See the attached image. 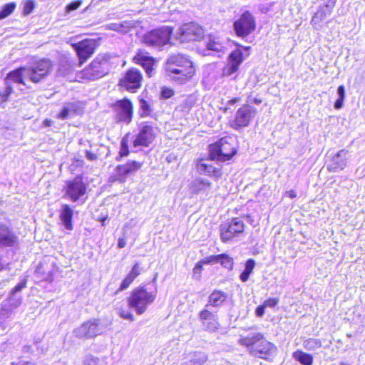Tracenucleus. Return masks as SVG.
Here are the masks:
<instances>
[{"instance_id":"f257e3e1","label":"nucleus","mask_w":365,"mask_h":365,"mask_svg":"<svg viewBox=\"0 0 365 365\" xmlns=\"http://www.w3.org/2000/svg\"><path fill=\"white\" fill-rule=\"evenodd\" d=\"M53 65L51 61L41 58L30 66H22L9 71L5 78V87L0 90V103L9 101L14 92L12 83L26 86V81L38 84L44 81L52 72Z\"/></svg>"},{"instance_id":"f03ea898","label":"nucleus","mask_w":365,"mask_h":365,"mask_svg":"<svg viewBox=\"0 0 365 365\" xmlns=\"http://www.w3.org/2000/svg\"><path fill=\"white\" fill-rule=\"evenodd\" d=\"M166 74L179 84H185L196 75V66L191 58L185 54L170 56L165 65Z\"/></svg>"},{"instance_id":"7ed1b4c3","label":"nucleus","mask_w":365,"mask_h":365,"mask_svg":"<svg viewBox=\"0 0 365 365\" xmlns=\"http://www.w3.org/2000/svg\"><path fill=\"white\" fill-rule=\"evenodd\" d=\"M238 343L245 347L250 355L264 360H270L277 351L275 344L269 341L262 332L241 336Z\"/></svg>"},{"instance_id":"20e7f679","label":"nucleus","mask_w":365,"mask_h":365,"mask_svg":"<svg viewBox=\"0 0 365 365\" xmlns=\"http://www.w3.org/2000/svg\"><path fill=\"white\" fill-rule=\"evenodd\" d=\"M113 56L108 53H98L82 71L78 76L83 81H93L107 76L113 66Z\"/></svg>"},{"instance_id":"39448f33","label":"nucleus","mask_w":365,"mask_h":365,"mask_svg":"<svg viewBox=\"0 0 365 365\" xmlns=\"http://www.w3.org/2000/svg\"><path fill=\"white\" fill-rule=\"evenodd\" d=\"M157 294V288L150 289L145 284L138 286L134 288L127 297L128 304L137 314L141 315L154 303Z\"/></svg>"},{"instance_id":"423d86ee","label":"nucleus","mask_w":365,"mask_h":365,"mask_svg":"<svg viewBox=\"0 0 365 365\" xmlns=\"http://www.w3.org/2000/svg\"><path fill=\"white\" fill-rule=\"evenodd\" d=\"M237 152L236 141L230 136H224L208 145V159L225 163L232 160Z\"/></svg>"},{"instance_id":"0eeeda50","label":"nucleus","mask_w":365,"mask_h":365,"mask_svg":"<svg viewBox=\"0 0 365 365\" xmlns=\"http://www.w3.org/2000/svg\"><path fill=\"white\" fill-rule=\"evenodd\" d=\"M88 184L84 180L83 176L77 175L72 180H67L63 186L64 197L72 202L82 201L87 198Z\"/></svg>"},{"instance_id":"6e6552de","label":"nucleus","mask_w":365,"mask_h":365,"mask_svg":"<svg viewBox=\"0 0 365 365\" xmlns=\"http://www.w3.org/2000/svg\"><path fill=\"white\" fill-rule=\"evenodd\" d=\"M257 110L250 104H242L229 119L228 125L235 130H241L254 122Z\"/></svg>"},{"instance_id":"1a4fd4ad","label":"nucleus","mask_w":365,"mask_h":365,"mask_svg":"<svg viewBox=\"0 0 365 365\" xmlns=\"http://www.w3.org/2000/svg\"><path fill=\"white\" fill-rule=\"evenodd\" d=\"M102 38H86L71 44L78 58L79 66L85 64L96 53L101 43Z\"/></svg>"},{"instance_id":"9d476101","label":"nucleus","mask_w":365,"mask_h":365,"mask_svg":"<svg viewBox=\"0 0 365 365\" xmlns=\"http://www.w3.org/2000/svg\"><path fill=\"white\" fill-rule=\"evenodd\" d=\"M143 81L142 71L135 67H130L118 79V86L121 91L134 93L142 88Z\"/></svg>"},{"instance_id":"9b49d317","label":"nucleus","mask_w":365,"mask_h":365,"mask_svg":"<svg viewBox=\"0 0 365 365\" xmlns=\"http://www.w3.org/2000/svg\"><path fill=\"white\" fill-rule=\"evenodd\" d=\"M173 33V28L161 26L146 32L143 36L144 44L151 47H162L170 43Z\"/></svg>"},{"instance_id":"f8f14e48","label":"nucleus","mask_w":365,"mask_h":365,"mask_svg":"<svg viewBox=\"0 0 365 365\" xmlns=\"http://www.w3.org/2000/svg\"><path fill=\"white\" fill-rule=\"evenodd\" d=\"M143 166V162L137 160H128L125 163L116 165L115 173L109 177L110 183H124L127 179L140 171Z\"/></svg>"},{"instance_id":"ddd939ff","label":"nucleus","mask_w":365,"mask_h":365,"mask_svg":"<svg viewBox=\"0 0 365 365\" xmlns=\"http://www.w3.org/2000/svg\"><path fill=\"white\" fill-rule=\"evenodd\" d=\"M159 131L160 129L155 123L150 121L143 123L138 133L133 140V147H149L155 140Z\"/></svg>"},{"instance_id":"4468645a","label":"nucleus","mask_w":365,"mask_h":365,"mask_svg":"<svg viewBox=\"0 0 365 365\" xmlns=\"http://www.w3.org/2000/svg\"><path fill=\"white\" fill-rule=\"evenodd\" d=\"M233 29L237 37L246 38L257 29V21L254 14L249 10L243 11L233 22Z\"/></svg>"},{"instance_id":"2eb2a0df","label":"nucleus","mask_w":365,"mask_h":365,"mask_svg":"<svg viewBox=\"0 0 365 365\" xmlns=\"http://www.w3.org/2000/svg\"><path fill=\"white\" fill-rule=\"evenodd\" d=\"M175 36L181 43L200 41L205 36V29L196 22H186L179 26Z\"/></svg>"},{"instance_id":"dca6fc26","label":"nucleus","mask_w":365,"mask_h":365,"mask_svg":"<svg viewBox=\"0 0 365 365\" xmlns=\"http://www.w3.org/2000/svg\"><path fill=\"white\" fill-rule=\"evenodd\" d=\"M111 108L118 123H130L133 118L134 106L131 100L127 97L117 100Z\"/></svg>"},{"instance_id":"f3484780","label":"nucleus","mask_w":365,"mask_h":365,"mask_svg":"<svg viewBox=\"0 0 365 365\" xmlns=\"http://www.w3.org/2000/svg\"><path fill=\"white\" fill-rule=\"evenodd\" d=\"M236 48L227 57V62L222 69V76L228 77L237 73L245 59L242 52V46L239 43H235Z\"/></svg>"},{"instance_id":"a211bd4d","label":"nucleus","mask_w":365,"mask_h":365,"mask_svg":"<svg viewBox=\"0 0 365 365\" xmlns=\"http://www.w3.org/2000/svg\"><path fill=\"white\" fill-rule=\"evenodd\" d=\"M245 225L242 220L235 217L220 226V240L226 243L244 232Z\"/></svg>"},{"instance_id":"6ab92c4d","label":"nucleus","mask_w":365,"mask_h":365,"mask_svg":"<svg viewBox=\"0 0 365 365\" xmlns=\"http://www.w3.org/2000/svg\"><path fill=\"white\" fill-rule=\"evenodd\" d=\"M75 336L81 339H90L101 334V320L93 319L83 322L74 331Z\"/></svg>"},{"instance_id":"aec40b11","label":"nucleus","mask_w":365,"mask_h":365,"mask_svg":"<svg viewBox=\"0 0 365 365\" xmlns=\"http://www.w3.org/2000/svg\"><path fill=\"white\" fill-rule=\"evenodd\" d=\"M133 62L143 67L147 76L150 78L154 71L157 59L145 48H139L132 58Z\"/></svg>"},{"instance_id":"412c9836","label":"nucleus","mask_w":365,"mask_h":365,"mask_svg":"<svg viewBox=\"0 0 365 365\" xmlns=\"http://www.w3.org/2000/svg\"><path fill=\"white\" fill-rule=\"evenodd\" d=\"M195 168L199 174L212 178L215 180H220L223 175L221 167L205 163L203 158H198L195 160Z\"/></svg>"},{"instance_id":"4be33fe9","label":"nucleus","mask_w":365,"mask_h":365,"mask_svg":"<svg viewBox=\"0 0 365 365\" xmlns=\"http://www.w3.org/2000/svg\"><path fill=\"white\" fill-rule=\"evenodd\" d=\"M198 316L207 331L214 333L218 331L220 324L213 312L205 307L199 312Z\"/></svg>"},{"instance_id":"5701e85b","label":"nucleus","mask_w":365,"mask_h":365,"mask_svg":"<svg viewBox=\"0 0 365 365\" xmlns=\"http://www.w3.org/2000/svg\"><path fill=\"white\" fill-rule=\"evenodd\" d=\"M143 268L141 267V264L139 262H135L132 266L130 272L125 275V277L122 279L118 289L115 291V294H118L123 290L127 289L130 287V286L134 282L135 279L140 275L142 272Z\"/></svg>"},{"instance_id":"b1692460","label":"nucleus","mask_w":365,"mask_h":365,"mask_svg":"<svg viewBox=\"0 0 365 365\" xmlns=\"http://www.w3.org/2000/svg\"><path fill=\"white\" fill-rule=\"evenodd\" d=\"M18 242L16 234L8 225L0 224V247H14Z\"/></svg>"},{"instance_id":"393cba45","label":"nucleus","mask_w":365,"mask_h":365,"mask_svg":"<svg viewBox=\"0 0 365 365\" xmlns=\"http://www.w3.org/2000/svg\"><path fill=\"white\" fill-rule=\"evenodd\" d=\"M346 150H340L331 157L328 165L327 170L331 173H336L342 170L346 166Z\"/></svg>"},{"instance_id":"a878e982","label":"nucleus","mask_w":365,"mask_h":365,"mask_svg":"<svg viewBox=\"0 0 365 365\" xmlns=\"http://www.w3.org/2000/svg\"><path fill=\"white\" fill-rule=\"evenodd\" d=\"M73 210L70 205L63 204L60 209L59 219L67 230H73Z\"/></svg>"},{"instance_id":"bb28decb","label":"nucleus","mask_w":365,"mask_h":365,"mask_svg":"<svg viewBox=\"0 0 365 365\" xmlns=\"http://www.w3.org/2000/svg\"><path fill=\"white\" fill-rule=\"evenodd\" d=\"M212 185L211 182L202 178H197L189 184V190L192 195L208 194V190Z\"/></svg>"},{"instance_id":"cd10ccee","label":"nucleus","mask_w":365,"mask_h":365,"mask_svg":"<svg viewBox=\"0 0 365 365\" xmlns=\"http://www.w3.org/2000/svg\"><path fill=\"white\" fill-rule=\"evenodd\" d=\"M228 299V294L222 290L214 289L208 296L207 307H219L222 306Z\"/></svg>"},{"instance_id":"c85d7f7f","label":"nucleus","mask_w":365,"mask_h":365,"mask_svg":"<svg viewBox=\"0 0 365 365\" xmlns=\"http://www.w3.org/2000/svg\"><path fill=\"white\" fill-rule=\"evenodd\" d=\"M130 137L131 133L128 132L121 138L120 141V149L115 158L117 161H120L123 158H125L130 155Z\"/></svg>"},{"instance_id":"c756f323","label":"nucleus","mask_w":365,"mask_h":365,"mask_svg":"<svg viewBox=\"0 0 365 365\" xmlns=\"http://www.w3.org/2000/svg\"><path fill=\"white\" fill-rule=\"evenodd\" d=\"M196 104V99L192 95L188 96L180 103L175 110L183 114H188Z\"/></svg>"},{"instance_id":"7c9ffc66","label":"nucleus","mask_w":365,"mask_h":365,"mask_svg":"<svg viewBox=\"0 0 365 365\" xmlns=\"http://www.w3.org/2000/svg\"><path fill=\"white\" fill-rule=\"evenodd\" d=\"M207 361V356L201 351H194L191 358L182 365H204Z\"/></svg>"},{"instance_id":"2f4dec72","label":"nucleus","mask_w":365,"mask_h":365,"mask_svg":"<svg viewBox=\"0 0 365 365\" xmlns=\"http://www.w3.org/2000/svg\"><path fill=\"white\" fill-rule=\"evenodd\" d=\"M138 100L140 105V117L151 115L153 112V109L150 101L143 97H138Z\"/></svg>"},{"instance_id":"473e14b6","label":"nucleus","mask_w":365,"mask_h":365,"mask_svg":"<svg viewBox=\"0 0 365 365\" xmlns=\"http://www.w3.org/2000/svg\"><path fill=\"white\" fill-rule=\"evenodd\" d=\"M331 12L329 11L322 6H319L317 11L313 14L311 24L313 26L319 25L322 22L328 15H330Z\"/></svg>"},{"instance_id":"72a5a7b5","label":"nucleus","mask_w":365,"mask_h":365,"mask_svg":"<svg viewBox=\"0 0 365 365\" xmlns=\"http://www.w3.org/2000/svg\"><path fill=\"white\" fill-rule=\"evenodd\" d=\"M293 357L302 365H312L314 358L311 354H307L302 350H297L293 353Z\"/></svg>"},{"instance_id":"f704fd0d","label":"nucleus","mask_w":365,"mask_h":365,"mask_svg":"<svg viewBox=\"0 0 365 365\" xmlns=\"http://www.w3.org/2000/svg\"><path fill=\"white\" fill-rule=\"evenodd\" d=\"M218 262L220 263V264L229 269L232 270L234 267V259L232 257H230L229 255L226 253H222L220 254V257L218 258Z\"/></svg>"},{"instance_id":"c9c22d12","label":"nucleus","mask_w":365,"mask_h":365,"mask_svg":"<svg viewBox=\"0 0 365 365\" xmlns=\"http://www.w3.org/2000/svg\"><path fill=\"white\" fill-rule=\"evenodd\" d=\"M16 7V2H9L4 4L0 11V20L11 15Z\"/></svg>"},{"instance_id":"e433bc0d","label":"nucleus","mask_w":365,"mask_h":365,"mask_svg":"<svg viewBox=\"0 0 365 365\" xmlns=\"http://www.w3.org/2000/svg\"><path fill=\"white\" fill-rule=\"evenodd\" d=\"M337 93L338 98L334 102V108L336 109H341L344 106V101L345 99V86L344 85H340L337 88Z\"/></svg>"},{"instance_id":"4c0bfd02","label":"nucleus","mask_w":365,"mask_h":365,"mask_svg":"<svg viewBox=\"0 0 365 365\" xmlns=\"http://www.w3.org/2000/svg\"><path fill=\"white\" fill-rule=\"evenodd\" d=\"M36 4L34 0H24L22 1V11L23 16L29 15L35 9Z\"/></svg>"},{"instance_id":"58836bf2","label":"nucleus","mask_w":365,"mask_h":365,"mask_svg":"<svg viewBox=\"0 0 365 365\" xmlns=\"http://www.w3.org/2000/svg\"><path fill=\"white\" fill-rule=\"evenodd\" d=\"M175 93V90L169 86H163L160 88V98L162 100H166L174 96Z\"/></svg>"},{"instance_id":"ea45409f","label":"nucleus","mask_w":365,"mask_h":365,"mask_svg":"<svg viewBox=\"0 0 365 365\" xmlns=\"http://www.w3.org/2000/svg\"><path fill=\"white\" fill-rule=\"evenodd\" d=\"M241 101H242L241 97H240V96L232 97L230 100L227 101L225 106L222 107L220 108V110L225 113H227L231 109V106L238 104Z\"/></svg>"},{"instance_id":"a19ab883","label":"nucleus","mask_w":365,"mask_h":365,"mask_svg":"<svg viewBox=\"0 0 365 365\" xmlns=\"http://www.w3.org/2000/svg\"><path fill=\"white\" fill-rule=\"evenodd\" d=\"M205 265L204 263H202V260L200 259L198 261L194 266L192 269V273L193 276L196 277L197 279H200L201 277L202 272L203 270V266Z\"/></svg>"},{"instance_id":"79ce46f5","label":"nucleus","mask_w":365,"mask_h":365,"mask_svg":"<svg viewBox=\"0 0 365 365\" xmlns=\"http://www.w3.org/2000/svg\"><path fill=\"white\" fill-rule=\"evenodd\" d=\"M119 316L124 319L133 321L135 319L133 314L128 309L120 308L118 311Z\"/></svg>"},{"instance_id":"37998d69","label":"nucleus","mask_w":365,"mask_h":365,"mask_svg":"<svg viewBox=\"0 0 365 365\" xmlns=\"http://www.w3.org/2000/svg\"><path fill=\"white\" fill-rule=\"evenodd\" d=\"M207 48L214 51H221L222 49V46L221 43L215 40H210L207 43Z\"/></svg>"},{"instance_id":"c03bdc74","label":"nucleus","mask_w":365,"mask_h":365,"mask_svg":"<svg viewBox=\"0 0 365 365\" xmlns=\"http://www.w3.org/2000/svg\"><path fill=\"white\" fill-rule=\"evenodd\" d=\"M279 302V298L277 297H271V298H268L267 299H265L264 302H263V304H264V306L266 307H274L276 305L278 304Z\"/></svg>"},{"instance_id":"a18cd8bd","label":"nucleus","mask_w":365,"mask_h":365,"mask_svg":"<svg viewBox=\"0 0 365 365\" xmlns=\"http://www.w3.org/2000/svg\"><path fill=\"white\" fill-rule=\"evenodd\" d=\"M71 110L69 108L64 106L61 110L56 115V118L58 119H66L69 116V113Z\"/></svg>"},{"instance_id":"49530a36","label":"nucleus","mask_w":365,"mask_h":365,"mask_svg":"<svg viewBox=\"0 0 365 365\" xmlns=\"http://www.w3.org/2000/svg\"><path fill=\"white\" fill-rule=\"evenodd\" d=\"M219 257H220V254L216 255L208 256L204 259H202V263H204L205 264L217 263V262H218Z\"/></svg>"},{"instance_id":"de8ad7c7","label":"nucleus","mask_w":365,"mask_h":365,"mask_svg":"<svg viewBox=\"0 0 365 365\" xmlns=\"http://www.w3.org/2000/svg\"><path fill=\"white\" fill-rule=\"evenodd\" d=\"M336 1L337 0H325L324 5L322 6L332 13L334 8L336 6Z\"/></svg>"},{"instance_id":"09e8293b","label":"nucleus","mask_w":365,"mask_h":365,"mask_svg":"<svg viewBox=\"0 0 365 365\" xmlns=\"http://www.w3.org/2000/svg\"><path fill=\"white\" fill-rule=\"evenodd\" d=\"M26 279H24L21 282L17 284L14 288L11 290V294L12 295L16 294V292L21 291L23 288L26 287Z\"/></svg>"},{"instance_id":"8fccbe9b","label":"nucleus","mask_w":365,"mask_h":365,"mask_svg":"<svg viewBox=\"0 0 365 365\" xmlns=\"http://www.w3.org/2000/svg\"><path fill=\"white\" fill-rule=\"evenodd\" d=\"M82 4L81 0L73 1L67 4L66 11H71L77 9Z\"/></svg>"},{"instance_id":"3c124183","label":"nucleus","mask_w":365,"mask_h":365,"mask_svg":"<svg viewBox=\"0 0 365 365\" xmlns=\"http://www.w3.org/2000/svg\"><path fill=\"white\" fill-rule=\"evenodd\" d=\"M11 365H36V364L30 361L24 360L22 356H20L16 361H13Z\"/></svg>"},{"instance_id":"603ef678","label":"nucleus","mask_w":365,"mask_h":365,"mask_svg":"<svg viewBox=\"0 0 365 365\" xmlns=\"http://www.w3.org/2000/svg\"><path fill=\"white\" fill-rule=\"evenodd\" d=\"M255 267V261L253 259H248L245 262V270L252 273Z\"/></svg>"},{"instance_id":"864d4df0","label":"nucleus","mask_w":365,"mask_h":365,"mask_svg":"<svg viewBox=\"0 0 365 365\" xmlns=\"http://www.w3.org/2000/svg\"><path fill=\"white\" fill-rule=\"evenodd\" d=\"M266 307L262 303V304L259 305L255 309V314L258 317H262L265 312Z\"/></svg>"},{"instance_id":"5fc2aeb1","label":"nucleus","mask_w":365,"mask_h":365,"mask_svg":"<svg viewBox=\"0 0 365 365\" xmlns=\"http://www.w3.org/2000/svg\"><path fill=\"white\" fill-rule=\"evenodd\" d=\"M309 343H313L314 344V346H315L317 348H320L322 346V341L319 339H309V340L307 341V344L305 345V347L307 348L308 349H312V347H308L307 346V345Z\"/></svg>"},{"instance_id":"6e6d98bb","label":"nucleus","mask_w":365,"mask_h":365,"mask_svg":"<svg viewBox=\"0 0 365 365\" xmlns=\"http://www.w3.org/2000/svg\"><path fill=\"white\" fill-rule=\"evenodd\" d=\"M86 156L87 158V159H88L89 160H96L98 159V155L94 153V152H92L91 150H86Z\"/></svg>"},{"instance_id":"4d7b16f0","label":"nucleus","mask_w":365,"mask_h":365,"mask_svg":"<svg viewBox=\"0 0 365 365\" xmlns=\"http://www.w3.org/2000/svg\"><path fill=\"white\" fill-rule=\"evenodd\" d=\"M250 274L251 273L244 269L240 276L241 281L243 282H247L250 277Z\"/></svg>"},{"instance_id":"13d9d810","label":"nucleus","mask_w":365,"mask_h":365,"mask_svg":"<svg viewBox=\"0 0 365 365\" xmlns=\"http://www.w3.org/2000/svg\"><path fill=\"white\" fill-rule=\"evenodd\" d=\"M284 195L290 199H294L297 197V192L294 190H289L285 192Z\"/></svg>"},{"instance_id":"bf43d9fd","label":"nucleus","mask_w":365,"mask_h":365,"mask_svg":"<svg viewBox=\"0 0 365 365\" xmlns=\"http://www.w3.org/2000/svg\"><path fill=\"white\" fill-rule=\"evenodd\" d=\"M22 352L24 354H33L34 349L31 345H25L22 348Z\"/></svg>"},{"instance_id":"052dcab7","label":"nucleus","mask_w":365,"mask_h":365,"mask_svg":"<svg viewBox=\"0 0 365 365\" xmlns=\"http://www.w3.org/2000/svg\"><path fill=\"white\" fill-rule=\"evenodd\" d=\"M126 246V240L123 237H120L118 240V247L120 249L124 248Z\"/></svg>"},{"instance_id":"680f3d73","label":"nucleus","mask_w":365,"mask_h":365,"mask_svg":"<svg viewBox=\"0 0 365 365\" xmlns=\"http://www.w3.org/2000/svg\"><path fill=\"white\" fill-rule=\"evenodd\" d=\"M108 219V216H101L97 219L98 221L101 222L102 226H105L106 220Z\"/></svg>"},{"instance_id":"e2e57ef3","label":"nucleus","mask_w":365,"mask_h":365,"mask_svg":"<svg viewBox=\"0 0 365 365\" xmlns=\"http://www.w3.org/2000/svg\"><path fill=\"white\" fill-rule=\"evenodd\" d=\"M53 122L50 119H44L43 121V124L46 126V127H49L52 125Z\"/></svg>"},{"instance_id":"0e129e2a","label":"nucleus","mask_w":365,"mask_h":365,"mask_svg":"<svg viewBox=\"0 0 365 365\" xmlns=\"http://www.w3.org/2000/svg\"><path fill=\"white\" fill-rule=\"evenodd\" d=\"M251 102L256 105H259L262 103V99L261 98H255Z\"/></svg>"},{"instance_id":"69168bd1","label":"nucleus","mask_w":365,"mask_h":365,"mask_svg":"<svg viewBox=\"0 0 365 365\" xmlns=\"http://www.w3.org/2000/svg\"><path fill=\"white\" fill-rule=\"evenodd\" d=\"M250 48H251V47L250 46H242V52H244V51H249Z\"/></svg>"},{"instance_id":"338daca9","label":"nucleus","mask_w":365,"mask_h":365,"mask_svg":"<svg viewBox=\"0 0 365 365\" xmlns=\"http://www.w3.org/2000/svg\"><path fill=\"white\" fill-rule=\"evenodd\" d=\"M340 365H350V364L344 363V362H341Z\"/></svg>"}]
</instances>
